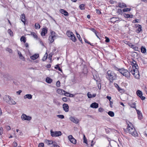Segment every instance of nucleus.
I'll return each instance as SVG.
<instances>
[{"label": "nucleus", "instance_id": "nucleus-1", "mask_svg": "<svg viewBox=\"0 0 147 147\" xmlns=\"http://www.w3.org/2000/svg\"><path fill=\"white\" fill-rule=\"evenodd\" d=\"M127 129L128 132L135 137H138V134L131 123L128 122H127Z\"/></svg>", "mask_w": 147, "mask_h": 147}, {"label": "nucleus", "instance_id": "nucleus-2", "mask_svg": "<svg viewBox=\"0 0 147 147\" xmlns=\"http://www.w3.org/2000/svg\"><path fill=\"white\" fill-rule=\"evenodd\" d=\"M132 66V69H131V72L134 76V77L137 79H139L140 78L139 72L138 69L137 68L138 65H131Z\"/></svg>", "mask_w": 147, "mask_h": 147}, {"label": "nucleus", "instance_id": "nucleus-3", "mask_svg": "<svg viewBox=\"0 0 147 147\" xmlns=\"http://www.w3.org/2000/svg\"><path fill=\"white\" fill-rule=\"evenodd\" d=\"M107 78L109 80L110 82H112L116 78V74L113 71L109 70L107 73Z\"/></svg>", "mask_w": 147, "mask_h": 147}, {"label": "nucleus", "instance_id": "nucleus-4", "mask_svg": "<svg viewBox=\"0 0 147 147\" xmlns=\"http://www.w3.org/2000/svg\"><path fill=\"white\" fill-rule=\"evenodd\" d=\"M120 73L124 76L127 78L128 79L130 78V74L127 70L123 68H121V69L120 70Z\"/></svg>", "mask_w": 147, "mask_h": 147}, {"label": "nucleus", "instance_id": "nucleus-5", "mask_svg": "<svg viewBox=\"0 0 147 147\" xmlns=\"http://www.w3.org/2000/svg\"><path fill=\"white\" fill-rule=\"evenodd\" d=\"M21 119L22 121H30L32 119L31 117L23 114L21 116Z\"/></svg>", "mask_w": 147, "mask_h": 147}, {"label": "nucleus", "instance_id": "nucleus-6", "mask_svg": "<svg viewBox=\"0 0 147 147\" xmlns=\"http://www.w3.org/2000/svg\"><path fill=\"white\" fill-rule=\"evenodd\" d=\"M61 133L60 131H53L52 130H51V135L52 137H58L61 135Z\"/></svg>", "mask_w": 147, "mask_h": 147}, {"label": "nucleus", "instance_id": "nucleus-7", "mask_svg": "<svg viewBox=\"0 0 147 147\" xmlns=\"http://www.w3.org/2000/svg\"><path fill=\"white\" fill-rule=\"evenodd\" d=\"M68 138L71 142L74 144H76V140L73 138L72 135H69L68 136Z\"/></svg>", "mask_w": 147, "mask_h": 147}, {"label": "nucleus", "instance_id": "nucleus-8", "mask_svg": "<svg viewBox=\"0 0 147 147\" xmlns=\"http://www.w3.org/2000/svg\"><path fill=\"white\" fill-rule=\"evenodd\" d=\"M4 78L8 80H9L12 79V76L11 74L9 73H7L3 75Z\"/></svg>", "mask_w": 147, "mask_h": 147}, {"label": "nucleus", "instance_id": "nucleus-9", "mask_svg": "<svg viewBox=\"0 0 147 147\" xmlns=\"http://www.w3.org/2000/svg\"><path fill=\"white\" fill-rule=\"evenodd\" d=\"M135 27L136 28H138L136 31V32L137 33H139L142 31V27L141 25L139 24H136L135 25Z\"/></svg>", "mask_w": 147, "mask_h": 147}, {"label": "nucleus", "instance_id": "nucleus-10", "mask_svg": "<svg viewBox=\"0 0 147 147\" xmlns=\"http://www.w3.org/2000/svg\"><path fill=\"white\" fill-rule=\"evenodd\" d=\"M69 119L72 122L75 123H78L79 121V120L78 119L73 117H71L69 118Z\"/></svg>", "mask_w": 147, "mask_h": 147}, {"label": "nucleus", "instance_id": "nucleus-11", "mask_svg": "<svg viewBox=\"0 0 147 147\" xmlns=\"http://www.w3.org/2000/svg\"><path fill=\"white\" fill-rule=\"evenodd\" d=\"M48 29L47 27L43 28L42 29L41 35L42 36H44L47 32Z\"/></svg>", "mask_w": 147, "mask_h": 147}, {"label": "nucleus", "instance_id": "nucleus-12", "mask_svg": "<svg viewBox=\"0 0 147 147\" xmlns=\"http://www.w3.org/2000/svg\"><path fill=\"white\" fill-rule=\"evenodd\" d=\"M63 107L64 110L66 112L69 111V106L67 104L64 103L63 104Z\"/></svg>", "mask_w": 147, "mask_h": 147}, {"label": "nucleus", "instance_id": "nucleus-13", "mask_svg": "<svg viewBox=\"0 0 147 147\" xmlns=\"http://www.w3.org/2000/svg\"><path fill=\"white\" fill-rule=\"evenodd\" d=\"M20 18L22 21L25 24L26 23V17L24 13H22L20 16Z\"/></svg>", "mask_w": 147, "mask_h": 147}, {"label": "nucleus", "instance_id": "nucleus-14", "mask_svg": "<svg viewBox=\"0 0 147 147\" xmlns=\"http://www.w3.org/2000/svg\"><path fill=\"white\" fill-rule=\"evenodd\" d=\"M59 11L62 14H63L64 16H68L69 15L68 13L66 10L63 9H60L59 10Z\"/></svg>", "mask_w": 147, "mask_h": 147}, {"label": "nucleus", "instance_id": "nucleus-15", "mask_svg": "<svg viewBox=\"0 0 147 147\" xmlns=\"http://www.w3.org/2000/svg\"><path fill=\"white\" fill-rule=\"evenodd\" d=\"M128 45L130 47L133 49L134 50L136 51H138V48L137 47L132 44L131 43H129Z\"/></svg>", "mask_w": 147, "mask_h": 147}, {"label": "nucleus", "instance_id": "nucleus-16", "mask_svg": "<svg viewBox=\"0 0 147 147\" xmlns=\"http://www.w3.org/2000/svg\"><path fill=\"white\" fill-rule=\"evenodd\" d=\"M119 20V18L117 17H114L111 18V22L113 23L115 22L118 21Z\"/></svg>", "mask_w": 147, "mask_h": 147}, {"label": "nucleus", "instance_id": "nucleus-17", "mask_svg": "<svg viewBox=\"0 0 147 147\" xmlns=\"http://www.w3.org/2000/svg\"><path fill=\"white\" fill-rule=\"evenodd\" d=\"M91 107L93 108H97L98 107V103L94 102L92 103L90 106Z\"/></svg>", "mask_w": 147, "mask_h": 147}, {"label": "nucleus", "instance_id": "nucleus-18", "mask_svg": "<svg viewBox=\"0 0 147 147\" xmlns=\"http://www.w3.org/2000/svg\"><path fill=\"white\" fill-rule=\"evenodd\" d=\"M57 92L59 94L63 95L65 93V91L59 88L57 90Z\"/></svg>", "mask_w": 147, "mask_h": 147}, {"label": "nucleus", "instance_id": "nucleus-19", "mask_svg": "<svg viewBox=\"0 0 147 147\" xmlns=\"http://www.w3.org/2000/svg\"><path fill=\"white\" fill-rule=\"evenodd\" d=\"M7 103L10 105H14L16 104V102L11 98Z\"/></svg>", "mask_w": 147, "mask_h": 147}, {"label": "nucleus", "instance_id": "nucleus-20", "mask_svg": "<svg viewBox=\"0 0 147 147\" xmlns=\"http://www.w3.org/2000/svg\"><path fill=\"white\" fill-rule=\"evenodd\" d=\"M136 110L138 115V119H141L142 118V114L141 113L140 111L139 110H137L136 109Z\"/></svg>", "mask_w": 147, "mask_h": 147}, {"label": "nucleus", "instance_id": "nucleus-21", "mask_svg": "<svg viewBox=\"0 0 147 147\" xmlns=\"http://www.w3.org/2000/svg\"><path fill=\"white\" fill-rule=\"evenodd\" d=\"M39 57V55L38 54H35L30 57V58L33 60H35L37 59Z\"/></svg>", "mask_w": 147, "mask_h": 147}, {"label": "nucleus", "instance_id": "nucleus-22", "mask_svg": "<svg viewBox=\"0 0 147 147\" xmlns=\"http://www.w3.org/2000/svg\"><path fill=\"white\" fill-rule=\"evenodd\" d=\"M11 97L9 95H6L3 97V99L6 102H7L9 100H10Z\"/></svg>", "mask_w": 147, "mask_h": 147}, {"label": "nucleus", "instance_id": "nucleus-23", "mask_svg": "<svg viewBox=\"0 0 147 147\" xmlns=\"http://www.w3.org/2000/svg\"><path fill=\"white\" fill-rule=\"evenodd\" d=\"M87 95L88 97V98H91L94 97L96 96V94H94L92 95L91 94V93H90V92H88V93Z\"/></svg>", "mask_w": 147, "mask_h": 147}, {"label": "nucleus", "instance_id": "nucleus-24", "mask_svg": "<svg viewBox=\"0 0 147 147\" xmlns=\"http://www.w3.org/2000/svg\"><path fill=\"white\" fill-rule=\"evenodd\" d=\"M24 98L25 99L28 98L30 99L32 98V96L30 94H27L24 96Z\"/></svg>", "mask_w": 147, "mask_h": 147}, {"label": "nucleus", "instance_id": "nucleus-25", "mask_svg": "<svg viewBox=\"0 0 147 147\" xmlns=\"http://www.w3.org/2000/svg\"><path fill=\"white\" fill-rule=\"evenodd\" d=\"M128 104L131 108H134L135 109H136V103L135 102H134L133 103H129Z\"/></svg>", "mask_w": 147, "mask_h": 147}, {"label": "nucleus", "instance_id": "nucleus-26", "mask_svg": "<svg viewBox=\"0 0 147 147\" xmlns=\"http://www.w3.org/2000/svg\"><path fill=\"white\" fill-rule=\"evenodd\" d=\"M66 34L69 37H70L72 35L74 36V34L70 31H68L66 33Z\"/></svg>", "mask_w": 147, "mask_h": 147}, {"label": "nucleus", "instance_id": "nucleus-27", "mask_svg": "<svg viewBox=\"0 0 147 147\" xmlns=\"http://www.w3.org/2000/svg\"><path fill=\"white\" fill-rule=\"evenodd\" d=\"M45 143H46L47 145H49L53 144V142L52 140H46L45 141Z\"/></svg>", "mask_w": 147, "mask_h": 147}, {"label": "nucleus", "instance_id": "nucleus-28", "mask_svg": "<svg viewBox=\"0 0 147 147\" xmlns=\"http://www.w3.org/2000/svg\"><path fill=\"white\" fill-rule=\"evenodd\" d=\"M136 94L140 97L142 95V91L140 90H138L136 92Z\"/></svg>", "mask_w": 147, "mask_h": 147}, {"label": "nucleus", "instance_id": "nucleus-29", "mask_svg": "<svg viewBox=\"0 0 147 147\" xmlns=\"http://www.w3.org/2000/svg\"><path fill=\"white\" fill-rule=\"evenodd\" d=\"M46 81L47 83L50 84L52 82L53 80L52 79L47 77L46 79Z\"/></svg>", "mask_w": 147, "mask_h": 147}, {"label": "nucleus", "instance_id": "nucleus-30", "mask_svg": "<svg viewBox=\"0 0 147 147\" xmlns=\"http://www.w3.org/2000/svg\"><path fill=\"white\" fill-rule=\"evenodd\" d=\"M146 49L145 47H144L143 46H142L141 48V52L143 53H144L146 52Z\"/></svg>", "mask_w": 147, "mask_h": 147}, {"label": "nucleus", "instance_id": "nucleus-31", "mask_svg": "<svg viewBox=\"0 0 147 147\" xmlns=\"http://www.w3.org/2000/svg\"><path fill=\"white\" fill-rule=\"evenodd\" d=\"M52 36H50L49 37V40L50 42V43H52L54 41V40L55 39Z\"/></svg>", "mask_w": 147, "mask_h": 147}, {"label": "nucleus", "instance_id": "nucleus-32", "mask_svg": "<svg viewBox=\"0 0 147 147\" xmlns=\"http://www.w3.org/2000/svg\"><path fill=\"white\" fill-rule=\"evenodd\" d=\"M119 7H120L123 8L124 7H126V4L124 3H119Z\"/></svg>", "mask_w": 147, "mask_h": 147}, {"label": "nucleus", "instance_id": "nucleus-33", "mask_svg": "<svg viewBox=\"0 0 147 147\" xmlns=\"http://www.w3.org/2000/svg\"><path fill=\"white\" fill-rule=\"evenodd\" d=\"M70 39L74 42H75L76 41L77 39L75 36L74 34V36L72 35Z\"/></svg>", "mask_w": 147, "mask_h": 147}, {"label": "nucleus", "instance_id": "nucleus-34", "mask_svg": "<svg viewBox=\"0 0 147 147\" xmlns=\"http://www.w3.org/2000/svg\"><path fill=\"white\" fill-rule=\"evenodd\" d=\"M124 17L126 18H132L133 16L132 15H130L129 14H124L123 15Z\"/></svg>", "mask_w": 147, "mask_h": 147}, {"label": "nucleus", "instance_id": "nucleus-35", "mask_svg": "<svg viewBox=\"0 0 147 147\" xmlns=\"http://www.w3.org/2000/svg\"><path fill=\"white\" fill-rule=\"evenodd\" d=\"M108 114L111 117H113L114 116V112L112 111H109L108 113Z\"/></svg>", "mask_w": 147, "mask_h": 147}, {"label": "nucleus", "instance_id": "nucleus-36", "mask_svg": "<svg viewBox=\"0 0 147 147\" xmlns=\"http://www.w3.org/2000/svg\"><path fill=\"white\" fill-rule=\"evenodd\" d=\"M31 35L34 38L37 39L38 38L37 36L36 35V33L34 32H31Z\"/></svg>", "mask_w": 147, "mask_h": 147}, {"label": "nucleus", "instance_id": "nucleus-37", "mask_svg": "<svg viewBox=\"0 0 147 147\" xmlns=\"http://www.w3.org/2000/svg\"><path fill=\"white\" fill-rule=\"evenodd\" d=\"M47 56H48L47 53V52H46L45 53L44 56L43 57V58L42 59V60L43 61H45V60L47 59Z\"/></svg>", "mask_w": 147, "mask_h": 147}, {"label": "nucleus", "instance_id": "nucleus-38", "mask_svg": "<svg viewBox=\"0 0 147 147\" xmlns=\"http://www.w3.org/2000/svg\"><path fill=\"white\" fill-rule=\"evenodd\" d=\"M20 40L21 41H23L24 43H25L26 42V38L24 36H22Z\"/></svg>", "mask_w": 147, "mask_h": 147}, {"label": "nucleus", "instance_id": "nucleus-39", "mask_svg": "<svg viewBox=\"0 0 147 147\" xmlns=\"http://www.w3.org/2000/svg\"><path fill=\"white\" fill-rule=\"evenodd\" d=\"M76 34H77V37L79 39V40L82 43V39L81 38L80 34H78L77 32H76Z\"/></svg>", "mask_w": 147, "mask_h": 147}, {"label": "nucleus", "instance_id": "nucleus-40", "mask_svg": "<svg viewBox=\"0 0 147 147\" xmlns=\"http://www.w3.org/2000/svg\"><path fill=\"white\" fill-rule=\"evenodd\" d=\"M55 33L53 31H51V35L50 36H52L54 38H55Z\"/></svg>", "mask_w": 147, "mask_h": 147}, {"label": "nucleus", "instance_id": "nucleus-41", "mask_svg": "<svg viewBox=\"0 0 147 147\" xmlns=\"http://www.w3.org/2000/svg\"><path fill=\"white\" fill-rule=\"evenodd\" d=\"M35 28L36 29H39L40 28V26L39 24L36 23L35 25Z\"/></svg>", "mask_w": 147, "mask_h": 147}, {"label": "nucleus", "instance_id": "nucleus-42", "mask_svg": "<svg viewBox=\"0 0 147 147\" xmlns=\"http://www.w3.org/2000/svg\"><path fill=\"white\" fill-rule=\"evenodd\" d=\"M18 55H19V57H20V59H22L24 58L23 57V56L22 55V54L21 53H20V51H18Z\"/></svg>", "mask_w": 147, "mask_h": 147}, {"label": "nucleus", "instance_id": "nucleus-43", "mask_svg": "<svg viewBox=\"0 0 147 147\" xmlns=\"http://www.w3.org/2000/svg\"><path fill=\"white\" fill-rule=\"evenodd\" d=\"M55 67L56 69H58L59 71H62V70L59 66V65H56V66Z\"/></svg>", "mask_w": 147, "mask_h": 147}, {"label": "nucleus", "instance_id": "nucleus-44", "mask_svg": "<svg viewBox=\"0 0 147 147\" xmlns=\"http://www.w3.org/2000/svg\"><path fill=\"white\" fill-rule=\"evenodd\" d=\"M8 32L9 34L11 36H13V32L10 29H9L8 30Z\"/></svg>", "mask_w": 147, "mask_h": 147}, {"label": "nucleus", "instance_id": "nucleus-45", "mask_svg": "<svg viewBox=\"0 0 147 147\" xmlns=\"http://www.w3.org/2000/svg\"><path fill=\"white\" fill-rule=\"evenodd\" d=\"M84 5L83 4H82L80 5V9L81 10H84V9L85 8L84 7Z\"/></svg>", "mask_w": 147, "mask_h": 147}, {"label": "nucleus", "instance_id": "nucleus-46", "mask_svg": "<svg viewBox=\"0 0 147 147\" xmlns=\"http://www.w3.org/2000/svg\"><path fill=\"white\" fill-rule=\"evenodd\" d=\"M57 116L59 117V118L62 119H63L64 117L63 115H57Z\"/></svg>", "mask_w": 147, "mask_h": 147}, {"label": "nucleus", "instance_id": "nucleus-47", "mask_svg": "<svg viewBox=\"0 0 147 147\" xmlns=\"http://www.w3.org/2000/svg\"><path fill=\"white\" fill-rule=\"evenodd\" d=\"M131 8H126L123 9L124 12L129 11L131 10Z\"/></svg>", "mask_w": 147, "mask_h": 147}, {"label": "nucleus", "instance_id": "nucleus-48", "mask_svg": "<svg viewBox=\"0 0 147 147\" xmlns=\"http://www.w3.org/2000/svg\"><path fill=\"white\" fill-rule=\"evenodd\" d=\"M56 86L57 87H59L60 86V82L59 81H58L56 83Z\"/></svg>", "mask_w": 147, "mask_h": 147}, {"label": "nucleus", "instance_id": "nucleus-49", "mask_svg": "<svg viewBox=\"0 0 147 147\" xmlns=\"http://www.w3.org/2000/svg\"><path fill=\"white\" fill-rule=\"evenodd\" d=\"M113 67L115 70H116L118 71H119V72H120V70L121 69L119 68L115 65H114Z\"/></svg>", "mask_w": 147, "mask_h": 147}, {"label": "nucleus", "instance_id": "nucleus-50", "mask_svg": "<svg viewBox=\"0 0 147 147\" xmlns=\"http://www.w3.org/2000/svg\"><path fill=\"white\" fill-rule=\"evenodd\" d=\"M84 142L86 144H87V139L85 137V136L84 135Z\"/></svg>", "mask_w": 147, "mask_h": 147}, {"label": "nucleus", "instance_id": "nucleus-51", "mask_svg": "<svg viewBox=\"0 0 147 147\" xmlns=\"http://www.w3.org/2000/svg\"><path fill=\"white\" fill-rule=\"evenodd\" d=\"M90 30L93 32L95 34H96V33H97L96 31L94 28H91L90 29Z\"/></svg>", "mask_w": 147, "mask_h": 147}, {"label": "nucleus", "instance_id": "nucleus-52", "mask_svg": "<svg viewBox=\"0 0 147 147\" xmlns=\"http://www.w3.org/2000/svg\"><path fill=\"white\" fill-rule=\"evenodd\" d=\"M44 144L43 143H39L38 147H44Z\"/></svg>", "mask_w": 147, "mask_h": 147}, {"label": "nucleus", "instance_id": "nucleus-53", "mask_svg": "<svg viewBox=\"0 0 147 147\" xmlns=\"http://www.w3.org/2000/svg\"><path fill=\"white\" fill-rule=\"evenodd\" d=\"M12 145L13 147H16L18 145V144L16 142H13Z\"/></svg>", "mask_w": 147, "mask_h": 147}, {"label": "nucleus", "instance_id": "nucleus-54", "mask_svg": "<svg viewBox=\"0 0 147 147\" xmlns=\"http://www.w3.org/2000/svg\"><path fill=\"white\" fill-rule=\"evenodd\" d=\"M105 38L106 39L105 41L106 42H109L110 39L108 37L106 36L105 37Z\"/></svg>", "mask_w": 147, "mask_h": 147}, {"label": "nucleus", "instance_id": "nucleus-55", "mask_svg": "<svg viewBox=\"0 0 147 147\" xmlns=\"http://www.w3.org/2000/svg\"><path fill=\"white\" fill-rule=\"evenodd\" d=\"M6 51H8L9 53H12V50L9 48H7V49H6Z\"/></svg>", "mask_w": 147, "mask_h": 147}, {"label": "nucleus", "instance_id": "nucleus-56", "mask_svg": "<svg viewBox=\"0 0 147 147\" xmlns=\"http://www.w3.org/2000/svg\"><path fill=\"white\" fill-rule=\"evenodd\" d=\"M53 147H60L59 145H57V144L55 142H53Z\"/></svg>", "mask_w": 147, "mask_h": 147}, {"label": "nucleus", "instance_id": "nucleus-57", "mask_svg": "<svg viewBox=\"0 0 147 147\" xmlns=\"http://www.w3.org/2000/svg\"><path fill=\"white\" fill-rule=\"evenodd\" d=\"M119 92H121L123 91V90L121 89L119 86L117 88Z\"/></svg>", "mask_w": 147, "mask_h": 147}, {"label": "nucleus", "instance_id": "nucleus-58", "mask_svg": "<svg viewBox=\"0 0 147 147\" xmlns=\"http://www.w3.org/2000/svg\"><path fill=\"white\" fill-rule=\"evenodd\" d=\"M3 133V129L2 127H0V135H1Z\"/></svg>", "mask_w": 147, "mask_h": 147}, {"label": "nucleus", "instance_id": "nucleus-59", "mask_svg": "<svg viewBox=\"0 0 147 147\" xmlns=\"http://www.w3.org/2000/svg\"><path fill=\"white\" fill-rule=\"evenodd\" d=\"M132 62V63H131V64H136V61H135L134 60H133L132 59V61L131 62Z\"/></svg>", "mask_w": 147, "mask_h": 147}, {"label": "nucleus", "instance_id": "nucleus-60", "mask_svg": "<svg viewBox=\"0 0 147 147\" xmlns=\"http://www.w3.org/2000/svg\"><path fill=\"white\" fill-rule=\"evenodd\" d=\"M84 41L86 43H88V44L90 45H92L91 43L89 42H88V41L86 39H84Z\"/></svg>", "mask_w": 147, "mask_h": 147}, {"label": "nucleus", "instance_id": "nucleus-61", "mask_svg": "<svg viewBox=\"0 0 147 147\" xmlns=\"http://www.w3.org/2000/svg\"><path fill=\"white\" fill-rule=\"evenodd\" d=\"M69 93H68V92H66L65 91V93L63 94H64L65 96H67V97H69Z\"/></svg>", "mask_w": 147, "mask_h": 147}, {"label": "nucleus", "instance_id": "nucleus-62", "mask_svg": "<svg viewBox=\"0 0 147 147\" xmlns=\"http://www.w3.org/2000/svg\"><path fill=\"white\" fill-rule=\"evenodd\" d=\"M104 111V109L102 108H100L98 109V111L100 112H103Z\"/></svg>", "mask_w": 147, "mask_h": 147}, {"label": "nucleus", "instance_id": "nucleus-63", "mask_svg": "<svg viewBox=\"0 0 147 147\" xmlns=\"http://www.w3.org/2000/svg\"><path fill=\"white\" fill-rule=\"evenodd\" d=\"M62 100L65 102L67 101V98L66 97H63L62 99Z\"/></svg>", "mask_w": 147, "mask_h": 147}, {"label": "nucleus", "instance_id": "nucleus-64", "mask_svg": "<svg viewBox=\"0 0 147 147\" xmlns=\"http://www.w3.org/2000/svg\"><path fill=\"white\" fill-rule=\"evenodd\" d=\"M96 13L98 14H100L101 13L99 9H96Z\"/></svg>", "mask_w": 147, "mask_h": 147}]
</instances>
